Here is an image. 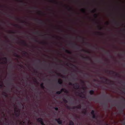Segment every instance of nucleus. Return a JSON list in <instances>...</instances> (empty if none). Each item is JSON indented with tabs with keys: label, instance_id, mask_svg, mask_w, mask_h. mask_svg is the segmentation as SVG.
I'll return each instance as SVG.
<instances>
[{
	"label": "nucleus",
	"instance_id": "59",
	"mask_svg": "<svg viewBox=\"0 0 125 125\" xmlns=\"http://www.w3.org/2000/svg\"><path fill=\"white\" fill-rule=\"evenodd\" d=\"M112 99H109V102H111V101L112 100Z\"/></svg>",
	"mask_w": 125,
	"mask_h": 125
},
{
	"label": "nucleus",
	"instance_id": "58",
	"mask_svg": "<svg viewBox=\"0 0 125 125\" xmlns=\"http://www.w3.org/2000/svg\"><path fill=\"white\" fill-rule=\"evenodd\" d=\"M109 56L111 58H112V56L111 55H109Z\"/></svg>",
	"mask_w": 125,
	"mask_h": 125
},
{
	"label": "nucleus",
	"instance_id": "49",
	"mask_svg": "<svg viewBox=\"0 0 125 125\" xmlns=\"http://www.w3.org/2000/svg\"><path fill=\"white\" fill-rule=\"evenodd\" d=\"M80 81H81V83H83V84L84 83V81H83L82 80H80Z\"/></svg>",
	"mask_w": 125,
	"mask_h": 125
},
{
	"label": "nucleus",
	"instance_id": "10",
	"mask_svg": "<svg viewBox=\"0 0 125 125\" xmlns=\"http://www.w3.org/2000/svg\"><path fill=\"white\" fill-rule=\"evenodd\" d=\"M100 78L102 79H104V80H105V82H106L107 81H110V82H113L112 81H110L109 80L107 79L104 77H100Z\"/></svg>",
	"mask_w": 125,
	"mask_h": 125
},
{
	"label": "nucleus",
	"instance_id": "24",
	"mask_svg": "<svg viewBox=\"0 0 125 125\" xmlns=\"http://www.w3.org/2000/svg\"><path fill=\"white\" fill-rule=\"evenodd\" d=\"M4 94H3V95L6 97H7L8 96L7 94L5 92H3Z\"/></svg>",
	"mask_w": 125,
	"mask_h": 125
},
{
	"label": "nucleus",
	"instance_id": "7",
	"mask_svg": "<svg viewBox=\"0 0 125 125\" xmlns=\"http://www.w3.org/2000/svg\"><path fill=\"white\" fill-rule=\"evenodd\" d=\"M75 85H74V88L76 89H79L80 87V86L78 83H74Z\"/></svg>",
	"mask_w": 125,
	"mask_h": 125
},
{
	"label": "nucleus",
	"instance_id": "13",
	"mask_svg": "<svg viewBox=\"0 0 125 125\" xmlns=\"http://www.w3.org/2000/svg\"><path fill=\"white\" fill-rule=\"evenodd\" d=\"M77 93L78 94V95L80 96V97H82L83 98H84V96L83 97L82 96V94H83V93L82 92H81V93H80L79 92H77Z\"/></svg>",
	"mask_w": 125,
	"mask_h": 125
},
{
	"label": "nucleus",
	"instance_id": "34",
	"mask_svg": "<svg viewBox=\"0 0 125 125\" xmlns=\"http://www.w3.org/2000/svg\"><path fill=\"white\" fill-rule=\"evenodd\" d=\"M61 92L60 91H58L56 92V94H59L61 93Z\"/></svg>",
	"mask_w": 125,
	"mask_h": 125
},
{
	"label": "nucleus",
	"instance_id": "63",
	"mask_svg": "<svg viewBox=\"0 0 125 125\" xmlns=\"http://www.w3.org/2000/svg\"><path fill=\"white\" fill-rule=\"evenodd\" d=\"M52 37L53 38H55V37L53 36H52Z\"/></svg>",
	"mask_w": 125,
	"mask_h": 125
},
{
	"label": "nucleus",
	"instance_id": "64",
	"mask_svg": "<svg viewBox=\"0 0 125 125\" xmlns=\"http://www.w3.org/2000/svg\"><path fill=\"white\" fill-rule=\"evenodd\" d=\"M123 125H125V122L123 123Z\"/></svg>",
	"mask_w": 125,
	"mask_h": 125
},
{
	"label": "nucleus",
	"instance_id": "14",
	"mask_svg": "<svg viewBox=\"0 0 125 125\" xmlns=\"http://www.w3.org/2000/svg\"><path fill=\"white\" fill-rule=\"evenodd\" d=\"M81 108V106L80 105H79L77 106H74L73 107V109H75V108H77V109H80Z\"/></svg>",
	"mask_w": 125,
	"mask_h": 125
},
{
	"label": "nucleus",
	"instance_id": "33",
	"mask_svg": "<svg viewBox=\"0 0 125 125\" xmlns=\"http://www.w3.org/2000/svg\"><path fill=\"white\" fill-rule=\"evenodd\" d=\"M65 90V89L62 88L61 90L60 91L61 92V93H62V92H64Z\"/></svg>",
	"mask_w": 125,
	"mask_h": 125
},
{
	"label": "nucleus",
	"instance_id": "62",
	"mask_svg": "<svg viewBox=\"0 0 125 125\" xmlns=\"http://www.w3.org/2000/svg\"><path fill=\"white\" fill-rule=\"evenodd\" d=\"M123 100H124L125 101V99L123 97Z\"/></svg>",
	"mask_w": 125,
	"mask_h": 125
},
{
	"label": "nucleus",
	"instance_id": "21",
	"mask_svg": "<svg viewBox=\"0 0 125 125\" xmlns=\"http://www.w3.org/2000/svg\"><path fill=\"white\" fill-rule=\"evenodd\" d=\"M92 115V118H93L96 119H97V117L95 115V114L94 115Z\"/></svg>",
	"mask_w": 125,
	"mask_h": 125
},
{
	"label": "nucleus",
	"instance_id": "48",
	"mask_svg": "<svg viewBox=\"0 0 125 125\" xmlns=\"http://www.w3.org/2000/svg\"><path fill=\"white\" fill-rule=\"evenodd\" d=\"M105 53L106 54H110V53L109 51L106 52Z\"/></svg>",
	"mask_w": 125,
	"mask_h": 125
},
{
	"label": "nucleus",
	"instance_id": "23",
	"mask_svg": "<svg viewBox=\"0 0 125 125\" xmlns=\"http://www.w3.org/2000/svg\"><path fill=\"white\" fill-rule=\"evenodd\" d=\"M81 11L83 13H85L86 11L85 10L83 9H81Z\"/></svg>",
	"mask_w": 125,
	"mask_h": 125
},
{
	"label": "nucleus",
	"instance_id": "15",
	"mask_svg": "<svg viewBox=\"0 0 125 125\" xmlns=\"http://www.w3.org/2000/svg\"><path fill=\"white\" fill-rule=\"evenodd\" d=\"M80 51H81L84 52H86L87 53H90V52H89V51L86 50H84V49H81V50Z\"/></svg>",
	"mask_w": 125,
	"mask_h": 125
},
{
	"label": "nucleus",
	"instance_id": "5",
	"mask_svg": "<svg viewBox=\"0 0 125 125\" xmlns=\"http://www.w3.org/2000/svg\"><path fill=\"white\" fill-rule=\"evenodd\" d=\"M55 120L59 124H62V121L59 118L55 119Z\"/></svg>",
	"mask_w": 125,
	"mask_h": 125
},
{
	"label": "nucleus",
	"instance_id": "6",
	"mask_svg": "<svg viewBox=\"0 0 125 125\" xmlns=\"http://www.w3.org/2000/svg\"><path fill=\"white\" fill-rule=\"evenodd\" d=\"M34 20L35 21H39V23L40 24H44L45 23L41 20L39 19H35Z\"/></svg>",
	"mask_w": 125,
	"mask_h": 125
},
{
	"label": "nucleus",
	"instance_id": "16",
	"mask_svg": "<svg viewBox=\"0 0 125 125\" xmlns=\"http://www.w3.org/2000/svg\"><path fill=\"white\" fill-rule=\"evenodd\" d=\"M58 83L60 84H62V79H60L58 80Z\"/></svg>",
	"mask_w": 125,
	"mask_h": 125
},
{
	"label": "nucleus",
	"instance_id": "40",
	"mask_svg": "<svg viewBox=\"0 0 125 125\" xmlns=\"http://www.w3.org/2000/svg\"><path fill=\"white\" fill-rule=\"evenodd\" d=\"M54 108L55 109V110L56 111H58V108L57 107H54Z\"/></svg>",
	"mask_w": 125,
	"mask_h": 125
},
{
	"label": "nucleus",
	"instance_id": "27",
	"mask_svg": "<svg viewBox=\"0 0 125 125\" xmlns=\"http://www.w3.org/2000/svg\"><path fill=\"white\" fill-rule=\"evenodd\" d=\"M7 15V16H8V17H10V18H14V17H13V16H11V15H9V14H8Z\"/></svg>",
	"mask_w": 125,
	"mask_h": 125
},
{
	"label": "nucleus",
	"instance_id": "25",
	"mask_svg": "<svg viewBox=\"0 0 125 125\" xmlns=\"http://www.w3.org/2000/svg\"><path fill=\"white\" fill-rule=\"evenodd\" d=\"M91 114L92 115L95 114L94 111V110H92L91 112Z\"/></svg>",
	"mask_w": 125,
	"mask_h": 125
},
{
	"label": "nucleus",
	"instance_id": "39",
	"mask_svg": "<svg viewBox=\"0 0 125 125\" xmlns=\"http://www.w3.org/2000/svg\"><path fill=\"white\" fill-rule=\"evenodd\" d=\"M102 28L100 27L99 26H98V29L99 30H101L102 29Z\"/></svg>",
	"mask_w": 125,
	"mask_h": 125
},
{
	"label": "nucleus",
	"instance_id": "2",
	"mask_svg": "<svg viewBox=\"0 0 125 125\" xmlns=\"http://www.w3.org/2000/svg\"><path fill=\"white\" fill-rule=\"evenodd\" d=\"M71 44L73 45V47L74 48H76L77 49H79L80 48L79 45L76 43H69V44Z\"/></svg>",
	"mask_w": 125,
	"mask_h": 125
},
{
	"label": "nucleus",
	"instance_id": "12",
	"mask_svg": "<svg viewBox=\"0 0 125 125\" xmlns=\"http://www.w3.org/2000/svg\"><path fill=\"white\" fill-rule=\"evenodd\" d=\"M10 25H13L15 27H17L19 28H21V27L20 26H19L17 24H12V23H11L10 24Z\"/></svg>",
	"mask_w": 125,
	"mask_h": 125
},
{
	"label": "nucleus",
	"instance_id": "53",
	"mask_svg": "<svg viewBox=\"0 0 125 125\" xmlns=\"http://www.w3.org/2000/svg\"><path fill=\"white\" fill-rule=\"evenodd\" d=\"M97 33L99 34H100L101 35H103V34L102 33H101L99 32H97Z\"/></svg>",
	"mask_w": 125,
	"mask_h": 125
},
{
	"label": "nucleus",
	"instance_id": "1",
	"mask_svg": "<svg viewBox=\"0 0 125 125\" xmlns=\"http://www.w3.org/2000/svg\"><path fill=\"white\" fill-rule=\"evenodd\" d=\"M37 120L38 122L40 123L42 125H45L44 123L43 119L42 118H39L37 119Z\"/></svg>",
	"mask_w": 125,
	"mask_h": 125
},
{
	"label": "nucleus",
	"instance_id": "35",
	"mask_svg": "<svg viewBox=\"0 0 125 125\" xmlns=\"http://www.w3.org/2000/svg\"><path fill=\"white\" fill-rule=\"evenodd\" d=\"M67 108L68 109H73V107L72 108H71L70 106H67Z\"/></svg>",
	"mask_w": 125,
	"mask_h": 125
},
{
	"label": "nucleus",
	"instance_id": "55",
	"mask_svg": "<svg viewBox=\"0 0 125 125\" xmlns=\"http://www.w3.org/2000/svg\"><path fill=\"white\" fill-rule=\"evenodd\" d=\"M82 88L83 90H84L85 89V87H83Z\"/></svg>",
	"mask_w": 125,
	"mask_h": 125
},
{
	"label": "nucleus",
	"instance_id": "4",
	"mask_svg": "<svg viewBox=\"0 0 125 125\" xmlns=\"http://www.w3.org/2000/svg\"><path fill=\"white\" fill-rule=\"evenodd\" d=\"M15 114L16 116L17 117H18L20 115L19 113L20 112V111L18 110H16L15 109Z\"/></svg>",
	"mask_w": 125,
	"mask_h": 125
},
{
	"label": "nucleus",
	"instance_id": "42",
	"mask_svg": "<svg viewBox=\"0 0 125 125\" xmlns=\"http://www.w3.org/2000/svg\"><path fill=\"white\" fill-rule=\"evenodd\" d=\"M10 33H14V34L15 33H16L15 32L12 31H10Z\"/></svg>",
	"mask_w": 125,
	"mask_h": 125
},
{
	"label": "nucleus",
	"instance_id": "61",
	"mask_svg": "<svg viewBox=\"0 0 125 125\" xmlns=\"http://www.w3.org/2000/svg\"><path fill=\"white\" fill-rule=\"evenodd\" d=\"M106 24L107 25H108L109 24V23L108 22H107L106 23Z\"/></svg>",
	"mask_w": 125,
	"mask_h": 125
},
{
	"label": "nucleus",
	"instance_id": "3",
	"mask_svg": "<svg viewBox=\"0 0 125 125\" xmlns=\"http://www.w3.org/2000/svg\"><path fill=\"white\" fill-rule=\"evenodd\" d=\"M106 71L107 72H109V74H111V72L112 74H115L116 75V76L119 75V74L118 73H116V72H115L114 71H108V70H107Z\"/></svg>",
	"mask_w": 125,
	"mask_h": 125
},
{
	"label": "nucleus",
	"instance_id": "17",
	"mask_svg": "<svg viewBox=\"0 0 125 125\" xmlns=\"http://www.w3.org/2000/svg\"><path fill=\"white\" fill-rule=\"evenodd\" d=\"M89 93L91 95H92L94 94V91L93 90H91L89 92Z\"/></svg>",
	"mask_w": 125,
	"mask_h": 125
},
{
	"label": "nucleus",
	"instance_id": "54",
	"mask_svg": "<svg viewBox=\"0 0 125 125\" xmlns=\"http://www.w3.org/2000/svg\"><path fill=\"white\" fill-rule=\"evenodd\" d=\"M37 8L36 7H35L33 8V9H36Z\"/></svg>",
	"mask_w": 125,
	"mask_h": 125
},
{
	"label": "nucleus",
	"instance_id": "9",
	"mask_svg": "<svg viewBox=\"0 0 125 125\" xmlns=\"http://www.w3.org/2000/svg\"><path fill=\"white\" fill-rule=\"evenodd\" d=\"M21 43V44L25 46H28L27 44L26 43L25 41L24 40H22Z\"/></svg>",
	"mask_w": 125,
	"mask_h": 125
},
{
	"label": "nucleus",
	"instance_id": "60",
	"mask_svg": "<svg viewBox=\"0 0 125 125\" xmlns=\"http://www.w3.org/2000/svg\"><path fill=\"white\" fill-rule=\"evenodd\" d=\"M16 20H19V19L18 18H15Z\"/></svg>",
	"mask_w": 125,
	"mask_h": 125
},
{
	"label": "nucleus",
	"instance_id": "30",
	"mask_svg": "<svg viewBox=\"0 0 125 125\" xmlns=\"http://www.w3.org/2000/svg\"><path fill=\"white\" fill-rule=\"evenodd\" d=\"M40 43L42 44H46L47 43L45 42H39V43Z\"/></svg>",
	"mask_w": 125,
	"mask_h": 125
},
{
	"label": "nucleus",
	"instance_id": "46",
	"mask_svg": "<svg viewBox=\"0 0 125 125\" xmlns=\"http://www.w3.org/2000/svg\"><path fill=\"white\" fill-rule=\"evenodd\" d=\"M123 93L124 94H125V88H123Z\"/></svg>",
	"mask_w": 125,
	"mask_h": 125
},
{
	"label": "nucleus",
	"instance_id": "8",
	"mask_svg": "<svg viewBox=\"0 0 125 125\" xmlns=\"http://www.w3.org/2000/svg\"><path fill=\"white\" fill-rule=\"evenodd\" d=\"M62 49L64 50L65 51V52L68 54H72V52L71 51H69L68 50L66 49H65L64 47H62Z\"/></svg>",
	"mask_w": 125,
	"mask_h": 125
},
{
	"label": "nucleus",
	"instance_id": "47",
	"mask_svg": "<svg viewBox=\"0 0 125 125\" xmlns=\"http://www.w3.org/2000/svg\"><path fill=\"white\" fill-rule=\"evenodd\" d=\"M34 41L35 42H39V41L37 40L36 39H34Z\"/></svg>",
	"mask_w": 125,
	"mask_h": 125
},
{
	"label": "nucleus",
	"instance_id": "31",
	"mask_svg": "<svg viewBox=\"0 0 125 125\" xmlns=\"http://www.w3.org/2000/svg\"><path fill=\"white\" fill-rule=\"evenodd\" d=\"M69 85H71L74 86L75 85V84L74 83H72L71 82H70L69 83Z\"/></svg>",
	"mask_w": 125,
	"mask_h": 125
},
{
	"label": "nucleus",
	"instance_id": "38",
	"mask_svg": "<svg viewBox=\"0 0 125 125\" xmlns=\"http://www.w3.org/2000/svg\"><path fill=\"white\" fill-rule=\"evenodd\" d=\"M23 54L24 55H25L26 54H27V52L25 51H23Z\"/></svg>",
	"mask_w": 125,
	"mask_h": 125
},
{
	"label": "nucleus",
	"instance_id": "36",
	"mask_svg": "<svg viewBox=\"0 0 125 125\" xmlns=\"http://www.w3.org/2000/svg\"><path fill=\"white\" fill-rule=\"evenodd\" d=\"M83 43H85V45H87L88 44V42H84V38H83Z\"/></svg>",
	"mask_w": 125,
	"mask_h": 125
},
{
	"label": "nucleus",
	"instance_id": "56",
	"mask_svg": "<svg viewBox=\"0 0 125 125\" xmlns=\"http://www.w3.org/2000/svg\"><path fill=\"white\" fill-rule=\"evenodd\" d=\"M57 74L59 76H61V74H60L57 73Z\"/></svg>",
	"mask_w": 125,
	"mask_h": 125
},
{
	"label": "nucleus",
	"instance_id": "26",
	"mask_svg": "<svg viewBox=\"0 0 125 125\" xmlns=\"http://www.w3.org/2000/svg\"><path fill=\"white\" fill-rule=\"evenodd\" d=\"M50 2H55L56 4H57V3L54 0H51L50 1Z\"/></svg>",
	"mask_w": 125,
	"mask_h": 125
},
{
	"label": "nucleus",
	"instance_id": "11",
	"mask_svg": "<svg viewBox=\"0 0 125 125\" xmlns=\"http://www.w3.org/2000/svg\"><path fill=\"white\" fill-rule=\"evenodd\" d=\"M82 57L83 59H84L86 60H91V59L89 57H84L83 56H82Z\"/></svg>",
	"mask_w": 125,
	"mask_h": 125
},
{
	"label": "nucleus",
	"instance_id": "57",
	"mask_svg": "<svg viewBox=\"0 0 125 125\" xmlns=\"http://www.w3.org/2000/svg\"><path fill=\"white\" fill-rule=\"evenodd\" d=\"M21 22L22 23H26V22H25V21H23Z\"/></svg>",
	"mask_w": 125,
	"mask_h": 125
},
{
	"label": "nucleus",
	"instance_id": "43",
	"mask_svg": "<svg viewBox=\"0 0 125 125\" xmlns=\"http://www.w3.org/2000/svg\"><path fill=\"white\" fill-rule=\"evenodd\" d=\"M18 1L22 3H23V2L22 0H18Z\"/></svg>",
	"mask_w": 125,
	"mask_h": 125
},
{
	"label": "nucleus",
	"instance_id": "29",
	"mask_svg": "<svg viewBox=\"0 0 125 125\" xmlns=\"http://www.w3.org/2000/svg\"><path fill=\"white\" fill-rule=\"evenodd\" d=\"M82 113L84 115H85L87 113V111L85 110V111H83L82 112Z\"/></svg>",
	"mask_w": 125,
	"mask_h": 125
},
{
	"label": "nucleus",
	"instance_id": "50",
	"mask_svg": "<svg viewBox=\"0 0 125 125\" xmlns=\"http://www.w3.org/2000/svg\"><path fill=\"white\" fill-rule=\"evenodd\" d=\"M104 104L105 105L106 107V108H107V106H108V105H107V104L105 103V104Z\"/></svg>",
	"mask_w": 125,
	"mask_h": 125
},
{
	"label": "nucleus",
	"instance_id": "45",
	"mask_svg": "<svg viewBox=\"0 0 125 125\" xmlns=\"http://www.w3.org/2000/svg\"><path fill=\"white\" fill-rule=\"evenodd\" d=\"M72 10V9L71 7H69L68 9L69 11Z\"/></svg>",
	"mask_w": 125,
	"mask_h": 125
},
{
	"label": "nucleus",
	"instance_id": "51",
	"mask_svg": "<svg viewBox=\"0 0 125 125\" xmlns=\"http://www.w3.org/2000/svg\"><path fill=\"white\" fill-rule=\"evenodd\" d=\"M58 30L61 32H63V31L62 30H61L60 29H58Z\"/></svg>",
	"mask_w": 125,
	"mask_h": 125
},
{
	"label": "nucleus",
	"instance_id": "22",
	"mask_svg": "<svg viewBox=\"0 0 125 125\" xmlns=\"http://www.w3.org/2000/svg\"><path fill=\"white\" fill-rule=\"evenodd\" d=\"M3 59H4L5 60V61L4 62L5 63H6L7 61V58L6 57H5L3 58Z\"/></svg>",
	"mask_w": 125,
	"mask_h": 125
},
{
	"label": "nucleus",
	"instance_id": "20",
	"mask_svg": "<svg viewBox=\"0 0 125 125\" xmlns=\"http://www.w3.org/2000/svg\"><path fill=\"white\" fill-rule=\"evenodd\" d=\"M40 86L41 88L42 89H43L45 88V87L44 86L43 83H42L41 84H40Z\"/></svg>",
	"mask_w": 125,
	"mask_h": 125
},
{
	"label": "nucleus",
	"instance_id": "37",
	"mask_svg": "<svg viewBox=\"0 0 125 125\" xmlns=\"http://www.w3.org/2000/svg\"><path fill=\"white\" fill-rule=\"evenodd\" d=\"M96 11V9H94V10H92L91 11V12H92V13H94Z\"/></svg>",
	"mask_w": 125,
	"mask_h": 125
},
{
	"label": "nucleus",
	"instance_id": "41",
	"mask_svg": "<svg viewBox=\"0 0 125 125\" xmlns=\"http://www.w3.org/2000/svg\"><path fill=\"white\" fill-rule=\"evenodd\" d=\"M33 33L35 34H39V32L38 31H37L36 32H34Z\"/></svg>",
	"mask_w": 125,
	"mask_h": 125
},
{
	"label": "nucleus",
	"instance_id": "44",
	"mask_svg": "<svg viewBox=\"0 0 125 125\" xmlns=\"http://www.w3.org/2000/svg\"><path fill=\"white\" fill-rule=\"evenodd\" d=\"M94 16L96 18H97L98 17V15L97 14H95L94 15Z\"/></svg>",
	"mask_w": 125,
	"mask_h": 125
},
{
	"label": "nucleus",
	"instance_id": "52",
	"mask_svg": "<svg viewBox=\"0 0 125 125\" xmlns=\"http://www.w3.org/2000/svg\"><path fill=\"white\" fill-rule=\"evenodd\" d=\"M71 65H73L74 67L75 68H76V66L75 65H73V64H72Z\"/></svg>",
	"mask_w": 125,
	"mask_h": 125
},
{
	"label": "nucleus",
	"instance_id": "19",
	"mask_svg": "<svg viewBox=\"0 0 125 125\" xmlns=\"http://www.w3.org/2000/svg\"><path fill=\"white\" fill-rule=\"evenodd\" d=\"M14 56L18 58H19L20 57V56L18 55L16 53H14Z\"/></svg>",
	"mask_w": 125,
	"mask_h": 125
},
{
	"label": "nucleus",
	"instance_id": "32",
	"mask_svg": "<svg viewBox=\"0 0 125 125\" xmlns=\"http://www.w3.org/2000/svg\"><path fill=\"white\" fill-rule=\"evenodd\" d=\"M64 92L67 94H68L69 93L68 91L67 90H66L65 89V90H64Z\"/></svg>",
	"mask_w": 125,
	"mask_h": 125
},
{
	"label": "nucleus",
	"instance_id": "18",
	"mask_svg": "<svg viewBox=\"0 0 125 125\" xmlns=\"http://www.w3.org/2000/svg\"><path fill=\"white\" fill-rule=\"evenodd\" d=\"M69 125H74V123L72 121L70 120L69 122Z\"/></svg>",
	"mask_w": 125,
	"mask_h": 125
},
{
	"label": "nucleus",
	"instance_id": "28",
	"mask_svg": "<svg viewBox=\"0 0 125 125\" xmlns=\"http://www.w3.org/2000/svg\"><path fill=\"white\" fill-rule=\"evenodd\" d=\"M63 101L65 103H67L68 102L67 100H66L64 98L63 99Z\"/></svg>",
	"mask_w": 125,
	"mask_h": 125
}]
</instances>
